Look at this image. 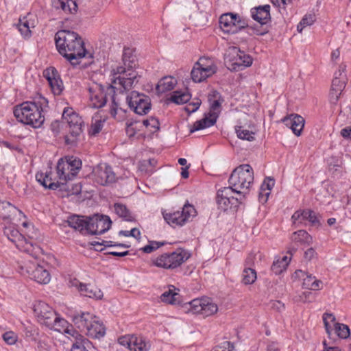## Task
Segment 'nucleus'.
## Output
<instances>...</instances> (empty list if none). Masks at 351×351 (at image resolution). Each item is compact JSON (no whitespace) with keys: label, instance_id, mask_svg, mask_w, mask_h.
<instances>
[{"label":"nucleus","instance_id":"21","mask_svg":"<svg viewBox=\"0 0 351 351\" xmlns=\"http://www.w3.org/2000/svg\"><path fill=\"white\" fill-rule=\"evenodd\" d=\"M43 75L48 81L53 94L60 95L63 90V83L58 71L54 67H50L44 71Z\"/></svg>","mask_w":351,"mask_h":351},{"label":"nucleus","instance_id":"32","mask_svg":"<svg viewBox=\"0 0 351 351\" xmlns=\"http://www.w3.org/2000/svg\"><path fill=\"white\" fill-rule=\"evenodd\" d=\"M217 119V118H216V116H206L204 118L196 121L193 123V127L190 129V132L193 133L195 131L211 127L216 123Z\"/></svg>","mask_w":351,"mask_h":351},{"label":"nucleus","instance_id":"24","mask_svg":"<svg viewBox=\"0 0 351 351\" xmlns=\"http://www.w3.org/2000/svg\"><path fill=\"white\" fill-rule=\"evenodd\" d=\"M64 332L75 338V342L72 345L71 351H88V348L92 345L88 339L72 328H65Z\"/></svg>","mask_w":351,"mask_h":351},{"label":"nucleus","instance_id":"62","mask_svg":"<svg viewBox=\"0 0 351 351\" xmlns=\"http://www.w3.org/2000/svg\"><path fill=\"white\" fill-rule=\"evenodd\" d=\"M201 101L197 99L196 101L189 103L185 108V110L189 113L191 114L195 112L200 106Z\"/></svg>","mask_w":351,"mask_h":351},{"label":"nucleus","instance_id":"16","mask_svg":"<svg viewBox=\"0 0 351 351\" xmlns=\"http://www.w3.org/2000/svg\"><path fill=\"white\" fill-rule=\"evenodd\" d=\"M323 322L326 332L328 338H331L332 329L330 322L334 323V330L338 337L341 339H347L350 335V330L346 324L335 322L336 317L332 313H324L323 314Z\"/></svg>","mask_w":351,"mask_h":351},{"label":"nucleus","instance_id":"17","mask_svg":"<svg viewBox=\"0 0 351 351\" xmlns=\"http://www.w3.org/2000/svg\"><path fill=\"white\" fill-rule=\"evenodd\" d=\"M94 181L101 186L113 183L117 180L115 173L112 167L106 163L99 164L93 170Z\"/></svg>","mask_w":351,"mask_h":351},{"label":"nucleus","instance_id":"36","mask_svg":"<svg viewBox=\"0 0 351 351\" xmlns=\"http://www.w3.org/2000/svg\"><path fill=\"white\" fill-rule=\"evenodd\" d=\"M175 84L176 80L173 77H165L158 82L156 88L158 93H164L173 89Z\"/></svg>","mask_w":351,"mask_h":351},{"label":"nucleus","instance_id":"53","mask_svg":"<svg viewBox=\"0 0 351 351\" xmlns=\"http://www.w3.org/2000/svg\"><path fill=\"white\" fill-rule=\"evenodd\" d=\"M346 77H342L341 78H339V77H334L332 81L331 88L342 92L346 87Z\"/></svg>","mask_w":351,"mask_h":351},{"label":"nucleus","instance_id":"20","mask_svg":"<svg viewBox=\"0 0 351 351\" xmlns=\"http://www.w3.org/2000/svg\"><path fill=\"white\" fill-rule=\"evenodd\" d=\"M293 223L298 227L302 225H306L308 221L311 226H319L320 222L316 213L311 209L296 210L291 217Z\"/></svg>","mask_w":351,"mask_h":351},{"label":"nucleus","instance_id":"47","mask_svg":"<svg viewBox=\"0 0 351 351\" xmlns=\"http://www.w3.org/2000/svg\"><path fill=\"white\" fill-rule=\"evenodd\" d=\"M29 23H14L13 27L17 29L25 38H29L32 36L31 28L34 26H29Z\"/></svg>","mask_w":351,"mask_h":351},{"label":"nucleus","instance_id":"41","mask_svg":"<svg viewBox=\"0 0 351 351\" xmlns=\"http://www.w3.org/2000/svg\"><path fill=\"white\" fill-rule=\"evenodd\" d=\"M247 25V23H246ZM248 30H251L250 34H255L257 35H264L269 32L270 26L269 23H252L251 26H246Z\"/></svg>","mask_w":351,"mask_h":351},{"label":"nucleus","instance_id":"37","mask_svg":"<svg viewBox=\"0 0 351 351\" xmlns=\"http://www.w3.org/2000/svg\"><path fill=\"white\" fill-rule=\"evenodd\" d=\"M111 99L112 105L110 106V113L113 118L119 119L125 116L126 110L120 106L119 103L117 101L115 95H111Z\"/></svg>","mask_w":351,"mask_h":351},{"label":"nucleus","instance_id":"6","mask_svg":"<svg viewBox=\"0 0 351 351\" xmlns=\"http://www.w3.org/2000/svg\"><path fill=\"white\" fill-rule=\"evenodd\" d=\"M62 119L65 120L69 127L68 134L64 136L67 145L75 146L82 133L84 121L72 108L66 107L62 112Z\"/></svg>","mask_w":351,"mask_h":351},{"label":"nucleus","instance_id":"45","mask_svg":"<svg viewBox=\"0 0 351 351\" xmlns=\"http://www.w3.org/2000/svg\"><path fill=\"white\" fill-rule=\"evenodd\" d=\"M57 4H59L62 10L68 13L75 12L77 8L75 0H58Z\"/></svg>","mask_w":351,"mask_h":351},{"label":"nucleus","instance_id":"55","mask_svg":"<svg viewBox=\"0 0 351 351\" xmlns=\"http://www.w3.org/2000/svg\"><path fill=\"white\" fill-rule=\"evenodd\" d=\"M3 339L8 345H14L18 340V335L13 331H7L2 335Z\"/></svg>","mask_w":351,"mask_h":351},{"label":"nucleus","instance_id":"25","mask_svg":"<svg viewBox=\"0 0 351 351\" xmlns=\"http://www.w3.org/2000/svg\"><path fill=\"white\" fill-rule=\"evenodd\" d=\"M88 218L84 216L71 215H69L66 221L68 226L75 230L83 233H87V228L88 226Z\"/></svg>","mask_w":351,"mask_h":351},{"label":"nucleus","instance_id":"63","mask_svg":"<svg viewBox=\"0 0 351 351\" xmlns=\"http://www.w3.org/2000/svg\"><path fill=\"white\" fill-rule=\"evenodd\" d=\"M118 341L120 345L125 346L130 350H131V348L132 346V336L131 337H128V336L121 337L119 338Z\"/></svg>","mask_w":351,"mask_h":351},{"label":"nucleus","instance_id":"56","mask_svg":"<svg viewBox=\"0 0 351 351\" xmlns=\"http://www.w3.org/2000/svg\"><path fill=\"white\" fill-rule=\"evenodd\" d=\"M25 334L26 337L29 338L31 341H36L38 335V331L36 328L29 326L25 327Z\"/></svg>","mask_w":351,"mask_h":351},{"label":"nucleus","instance_id":"42","mask_svg":"<svg viewBox=\"0 0 351 351\" xmlns=\"http://www.w3.org/2000/svg\"><path fill=\"white\" fill-rule=\"evenodd\" d=\"M179 294L169 289L165 291L160 296V299L163 302L170 304H176L180 303L178 300Z\"/></svg>","mask_w":351,"mask_h":351},{"label":"nucleus","instance_id":"64","mask_svg":"<svg viewBox=\"0 0 351 351\" xmlns=\"http://www.w3.org/2000/svg\"><path fill=\"white\" fill-rule=\"evenodd\" d=\"M222 96L216 90H212L208 95V102L213 101L215 100H222Z\"/></svg>","mask_w":351,"mask_h":351},{"label":"nucleus","instance_id":"38","mask_svg":"<svg viewBox=\"0 0 351 351\" xmlns=\"http://www.w3.org/2000/svg\"><path fill=\"white\" fill-rule=\"evenodd\" d=\"M132 346L131 351H149L150 345L142 337L132 336Z\"/></svg>","mask_w":351,"mask_h":351},{"label":"nucleus","instance_id":"61","mask_svg":"<svg viewBox=\"0 0 351 351\" xmlns=\"http://www.w3.org/2000/svg\"><path fill=\"white\" fill-rule=\"evenodd\" d=\"M274 184L275 180L274 178H267L266 179H265L261 187L262 188V191H267L270 192L272 188L274 187Z\"/></svg>","mask_w":351,"mask_h":351},{"label":"nucleus","instance_id":"39","mask_svg":"<svg viewBox=\"0 0 351 351\" xmlns=\"http://www.w3.org/2000/svg\"><path fill=\"white\" fill-rule=\"evenodd\" d=\"M291 239L294 242L301 244L309 245L313 242L312 237L304 230L295 232L291 237Z\"/></svg>","mask_w":351,"mask_h":351},{"label":"nucleus","instance_id":"7","mask_svg":"<svg viewBox=\"0 0 351 351\" xmlns=\"http://www.w3.org/2000/svg\"><path fill=\"white\" fill-rule=\"evenodd\" d=\"M190 254L182 248H178L176 251L164 253L152 260L153 264L165 269H173L180 267L186 260Z\"/></svg>","mask_w":351,"mask_h":351},{"label":"nucleus","instance_id":"2","mask_svg":"<svg viewBox=\"0 0 351 351\" xmlns=\"http://www.w3.org/2000/svg\"><path fill=\"white\" fill-rule=\"evenodd\" d=\"M47 107L48 100L40 95L32 101H24L15 106L13 112L18 121L34 128H39L45 121L43 112Z\"/></svg>","mask_w":351,"mask_h":351},{"label":"nucleus","instance_id":"54","mask_svg":"<svg viewBox=\"0 0 351 351\" xmlns=\"http://www.w3.org/2000/svg\"><path fill=\"white\" fill-rule=\"evenodd\" d=\"M142 123L146 128L150 127L153 128V132H155L160 129L159 121L154 117H150L149 118L143 120Z\"/></svg>","mask_w":351,"mask_h":351},{"label":"nucleus","instance_id":"52","mask_svg":"<svg viewBox=\"0 0 351 351\" xmlns=\"http://www.w3.org/2000/svg\"><path fill=\"white\" fill-rule=\"evenodd\" d=\"M53 321L54 322L52 321L53 324H51V326H49L48 328L57 331H61L62 329H64L67 324V322L64 319L61 318L57 314L55 316Z\"/></svg>","mask_w":351,"mask_h":351},{"label":"nucleus","instance_id":"29","mask_svg":"<svg viewBox=\"0 0 351 351\" xmlns=\"http://www.w3.org/2000/svg\"><path fill=\"white\" fill-rule=\"evenodd\" d=\"M135 50L133 48L125 47L123 48L122 61L123 67H125L128 71L132 70L136 66V56L134 54Z\"/></svg>","mask_w":351,"mask_h":351},{"label":"nucleus","instance_id":"5","mask_svg":"<svg viewBox=\"0 0 351 351\" xmlns=\"http://www.w3.org/2000/svg\"><path fill=\"white\" fill-rule=\"evenodd\" d=\"M3 232L7 238L14 243L19 250L25 252L27 254H34L36 256L41 250L40 247L33 241V236L28 235L29 239H27L11 223H9V226L4 228Z\"/></svg>","mask_w":351,"mask_h":351},{"label":"nucleus","instance_id":"12","mask_svg":"<svg viewBox=\"0 0 351 351\" xmlns=\"http://www.w3.org/2000/svg\"><path fill=\"white\" fill-rule=\"evenodd\" d=\"M130 108L139 115L147 114L151 110V99L149 96L136 90L131 91L126 97Z\"/></svg>","mask_w":351,"mask_h":351},{"label":"nucleus","instance_id":"48","mask_svg":"<svg viewBox=\"0 0 351 351\" xmlns=\"http://www.w3.org/2000/svg\"><path fill=\"white\" fill-rule=\"evenodd\" d=\"M157 160L152 158L147 160H143L139 165V169L141 171H145L147 173L151 174L154 172V167L156 165Z\"/></svg>","mask_w":351,"mask_h":351},{"label":"nucleus","instance_id":"60","mask_svg":"<svg viewBox=\"0 0 351 351\" xmlns=\"http://www.w3.org/2000/svg\"><path fill=\"white\" fill-rule=\"evenodd\" d=\"M119 235H123V236H125V237H134L136 239H140L141 232H140V230L138 229L134 228H132L130 231H128V230H121L119 232Z\"/></svg>","mask_w":351,"mask_h":351},{"label":"nucleus","instance_id":"59","mask_svg":"<svg viewBox=\"0 0 351 351\" xmlns=\"http://www.w3.org/2000/svg\"><path fill=\"white\" fill-rule=\"evenodd\" d=\"M239 15L237 14H234L232 12H227L222 14L219 19V22L220 23H226L229 22V20L237 21L239 19Z\"/></svg>","mask_w":351,"mask_h":351},{"label":"nucleus","instance_id":"22","mask_svg":"<svg viewBox=\"0 0 351 351\" xmlns=\"http://www.w3.org/2000/svg\"><path fill=\"white\" fill-rule=\"evenodd\" d=\"M282 122L290 128L295 135L299 136L304 128L305 121L302 116L298 114H291L284 117Z\"/></svg>","mask_w":351,"mask_h":351},{"label":"nucleus","instance_id":"8","mask_svg":"<svg viewBox=\"0 0 351 351\" xmlns=\"http://www.w3.org/2000/svg\"><path fill=\"white\" fill-rule=\"evenodd\" d=\"M82 160L74 156L60 158L56 167L59 178L64 181L73 180L82 169Z\"/></svg>","mask_w":351,"mask_h":351},{"label":"nucleus","instance_id":"58","mask_svg":"<svg viewBox=\"0 0 351 351\" xmlns=\"http://www.w3.org/2000/svg\"><path fill=\"white\" fill-rule=\"evenodd\" d=\"M103 121L101 120H97L95 122L93 123L89 131V134L93 136L97 135L100 132L103 128Z\"/></svg>","mask_w":351,"mask_h":351},{"label":"nucleus","instance_id":"30","mask_svg":"<svg viewBox=\"0 0 351 351\" xmlns=\"http://www.w3.org/2000/svg\"><path fill=\"white\" fill-rule=\"evenodd\" d=\"M51 174V171L49 173L46 172L45 173L38 172L36 174V180L45 189L56 190L60 186V184L58 182H52V178L50 176Z\"/></svg>","mask_w":351,"mask_h":351},{"label":"nucleus","instance_id":"19","mask_svg":"<svg viewBox=\"0 0 351 351\" xmlns=\"http://www.w3.org/2000/svg\"><path fill=\"white\" fill-rule=\"evenodd\" d=\"M34 311L38 321L46 326H51L52 320L56 315L53 308L44 302H38L34 306Z\"/></svg>","mask_w":351,"mask_h":351},{"label":"nucleus","instance_id":"3","mask_svg":"<svg viewBox=\"0 0 351 351\" xmlns=\"http://www.w3.org/2000/svg\"><path fill=\"white\" fill-rule=\"evenodd\" d=\"M253 182V169L248 164H243L235 168L228 179L229 186L234 190L237 194H243V197L250 189Z\"/></svg>","mask_w":351,"mask_h":351},{"label":"nucleus","instance_id":"34","mask_svg":"<svg viewBox=\"0 0 351 351\" xmlns=\"http://www.w3.org/2000/svg\"><path fill=\"white\" fill-rule=\"evenodd\" d=\"M80 291L83 295L90 298L99 300L103 297L102 291L97 287L90 284H84V285H81Z\"/></svg>","mask_w":351,"mask_h":351},{"label":"nucleus","instance_id":"15","mask_svg":"<svg viewBox=\"0 0 351 351\" xmlns=\"http://www.w3.org/2000/svg\"><path fill=\"white\" fill-rule=\"evenodd\" d=\"M88 222L87 234H101L107 232L112 224V221L108 216L99 214L89 217Z\"/></svg>","mask_w":351,"mask_h":351},{"label":"nucleus","instance_id":"40","mask_svg":"<svg viewBox=\"0 0 351 351\" xmlns=\"http://www.w3.org/2000/svg\"><path fill=\"white\" fill-rule=\"evenodd\" d=\"M191 95L188 92L174 91L170 100L176 104L187 103L191 99Z\"/></svg>","mask_w":351,"mask_h":351},{"label":"nucleus","instance_id":"11","mask_svg":"<svg viewBox=\"0 0 351 351\" xmlns=\"http://www.w3.org/2000/svg\"><path fill=\"white\" fill-rule=\"evenodd\" d=\"M113 78L112 83L120 85L124 90L132 88L138 82L139 76L137 73L125 67L118 66L112 70Z\"/></svg>","mask_w":351,"mask_h":351},{"label":"nucleus","instance_id":"51","mask_svg":"<svg viewBox=\"0 0 351 351\" xmlns=\"http://www.w3.org/2000/svg\"><path fill=\"white\" fill-rule=\"evenodd\" d=\"M223 101V98H222V100H215L213 101H210V112L208 113V115L213 117L216 116V118H218L221 110V104Z\"/></svg>","mask_w":351,"mask_h":351},{"label":"nucleus","instance_id":"57","mask_svg":"<svg viewBox=\"0 0 351 351\" xmlns=\"http://www.w3.org/2000/svg\"><path fill=\"white\" fill-rule=\"evenodd\" d=\"M341 93V91L330 88L328 99L331 105L336 106L338 104Z\"/></svg>","mask_w":351,"mask_h":351},{"label":"nucleus","instance_id":"18","mask_svg":"<svg viewBox=\"0 0 351 351\" xmlns=\"http://www.w3.org/2000/svg\"><path fill=\"white\" fill-rule=\"evenodd\" d=\"M189 304L193 313L202 314L205 317L215 314L218 310L217 305L210 298L194 299Z\"/></svg>","mask_w":351,"mask_h":351},{"label":"nucleus","instance_id":"50","mask_svg":"<svg viewBox=\"0 0 351 351\" xmlns=\"http://www.w3.org/2000/svg\"><path fill=\"white\" fill-rule=\"evenodd\" d=\"M166 244L165 241H149L148 245L141 247L140 250L144 253L150 254Z\"/></svg>","mask_w":351,"mask_h":351},{"label":"nucleus","instance_id":"44","mask_svg":"<svg viewBox=\"0 0 351 351\" xmlns=\"http://www.w3.org/2000/svg\"><path fill=\"white\" fill-rule=\"evenodd\" d=\"M219 29L225 34H233L239 32V30L245 27L244 25L238 26V23H219Z\"/></svg>","mask_w":351,"mask_h":351},{"label":"nucleus","instance_id":"46","mask_svg":"<svg viewBox=\"0 0 351 351\" xmlns=\"http://www.w3.org/2000/svg\"><path fill=\"white\" fill-rule=\"evenodd\" d=\"M235 132L238 138L242 140H247L248 141H252L254 140V133L249 131L248 130H245L243 126H236Z\"/></svg>","mask_w":351,"mask_h":351},{"label":"nucleus","instance_id":"27","mask_svg":"<svg viewBox=\"0 0 351 351\" xmlns=\"http://www.w3.org/2000/svg\"><path fill=\"white\" fill-rule=\"evenodd\" d=\"M95 317L92 314L84 312L74 315L72 321L77 328L82 332H85Z\"/></svg>","mask_w":351,"mask_h":351},{"label":"nucleus","instance_id":"9","mask_svg":"<svg viewBox=\"0 0 351 351\" xmlns=\"http://www.w3.org/2000/svg\"><path fill=\"white\" fill-rule=\"evenodd\" d=\"M162 214L165 221L169 225L175 228L184 226L191 218L196 216L197 211L193 205L186 203L182 208V210L173 213L162 211Z\"/></svg>","mask_w":351,"mask_h":351},{"label":"nucleus","instance_id":"49","mask_svg":"<svg viewBox=\"0 0 351 351\" xmlns=\"http://www.w3.org/2000/svg\"><path fill=\"white\" fill-rule=\"evenodd\" d=\"M287 259V257L285 256L281 261L277 260L273 262L271 269L276 275L281 274L285 269L288 264Z\"/></svg>","mask_w":351,"mask_h":351},{"label":"nucleus","instance_id":"33","mask_svg":"<svg viewBox=\"0 0 351 351\" xmlns=\"http://www.w3.org/2000/svg\"><path fill=\"white\" fill-rule=\"evenodd\" d=\"M300 273L302 274V276H306L305 278H303L302 287L304 289L309 290H319L322 286V282L319 280L316 279L315 276L312 275H308L305 272L300 271Z\"/></svg>","mask_w":351,"mask_h":351},{"label":"nucleus","instance_id":"4","mask_svg":"<svg viewBox=\"0 0 351 351\" xmlns=\"http://www.w3.org/2000/svg\"><path fill=\"white\" fill-rule=\"evenodd\" d=\"M38 252L36 255L27 254L24 261L19 266L21 273L27 276L29 278L40 284H47L50 281V274L49 271L41 265L37 261Z\"/></svg>","mask_w":351,"mask_h":351},{"label":"nucleus","instance_id":"13","mask_svg":"<svg viewBox=\"0 0 351 351\" xmlns=\"http://www.w3.org/2000/svg\"><path fill=\"white\" fill-rule=\"evenodd\" d=\"M234 193L236 192L230 186L217 191L216 201L221 210L226 211L232 208H237L241 204V198L234 197Z\"/></svg>","mask_w":351,"mask_h":351},{"label":"nucleus","instance_id":"14","mask_svg":"<svg viewBox=\"0 0 351 351\" xmlns=\"http://www.w3.org/2000/svg\"><path fill=\"white\" fill-rule=\"evenodd\" d=\"M206 60V59L201 58L194 64L191 71V77L194 82H202L217 72V66L213 63L210 64L205 63L204 61Z\"/></svg>","mask_w":351,"mask_h":351},{"label":"nucleus","instance_id":"31","mask_svg":"<svg viewBox=\"0 0 351 351\" xmlns=\"http://www.w3.org/2000/svg\"><path fill=\"white\" fill-rule=\"evenodd\" d=\"M270 6L269 5H261L251 10L252 19L257 22H262L270 18Z\"/></svg>","mask_w":351,"mask_h":351},{"label":"nucleus","instance_id":"43","mask_svg":"<svg viewBox=\"0 0 351 351\" xmlns=\"http://www.w3.org/2000/svg\"><path fill=\"white\" fill-rule=\"evenodd\" d=\"M242 276V282L244 285H252L256 279V272L255 269L250 267L245 268L243 271Z\"/></svg>","mask_w":351,"mask_h":351},{"label":"nucleus","instance_id":"10","mask_svg":"<svg viewBox=\"0 0 351 351\" xmlns=\"http://www.w3.org/2000/svg\"><path fill=\"white\" fill-rule=\"evenodd\" d=\"M115 87L108 84L106 87L101 84L95 83L89 86L90 106L94 108H100L104 106L107 101V95H114Z\"/></svg>","mask_w":351,"mask_h":351},{"label":"nucleus","instance_id":"35","mask_svg":"<svg viewBox=\"0 0 351 351\" xmlns=\"http://www.w3.org/2000/svg\"><path fill=\"white\" fill-rule=\"evenodd\" d=\"M114 208L116 214L124 220L127 221H135L134 217L125 204L121 203H115L114 204Z\"/></svg>","mask_w":351,"mask_h":351},{"label":"nucleus","instance_id":"23","mask_svg":"<svg viewBox=\"0 0 351 351\" xmlns=\"http://www.w3.org/2000/svg\"><path fill=\"white\" fill-rule=\"evenodd\" d=\"M17 215H22L23 213L10 202L0 201V218L5 223H12Z\"/></svg>","mask_w":351,"mask_h":351},{"label":"nucleus","instance_id":"1","mask_svg":"<svg viewBox=\"0 0 351 351\" xmlns=\"http://www.w3.org/2000/svg\"><path fill=\"white\" fill-rule=\"evenodd\" d=\"M55 42L58 52L73 65L78 64L79 60L86 56L84 42L76 32L60 31L55 35Z\"/></svg>","mask_w":351,"mask_h":351},{"label":"nucleus","instance_id":"28","mask_svg":"<svg viewBox=\"0 0 351 351\" xmlns=\"http://www.w3.org/2000/svg\"><path fill=\"white\" fill-rule=\"evenodd\" d=\"M233 53H237V58L235 62L233 64L234 69L237 66L238 69H243V68L250 66L252 64V58L250 56L245 54L241 52L238 47H233L232 48Z\"/></svg>","mask_w":351,"mask_h":351},{"label":"nucleus","instance_id":"26","mask_svg":"<svg viewBox=\"0 0 351 351\" xmlns=\"http://www.w3.org/2000/svg\"><path fill=\"white\" fill-rule=\"evenodd\" d=\"M84 332L90 338L99 339L105 335L106 328L95 317Z\"/></svg>","mask_w":351,"mask_h":351}]
</instances>
